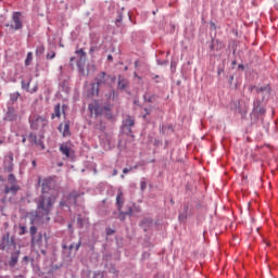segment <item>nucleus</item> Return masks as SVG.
I'll return each mask as SVG.
<instances>
[{
	"instance_id": "nucleus-38",
	"label": "nucleus",
	"mask_w": 278,
	"mask_h": 278,
	"mask_svg": "<svg viewBox=\"0 0 278 278\" xmlns=\"http://www.w3.org/2000/svg\"><path fill=\"white\" fill-rule=\"evenodd\" d=\"M139 166H142V164L138 163V164H136L135 166H132L130 168H131V170H134V169L138 168Z\"/></svg>"
},
{
	"instance_id": "nucleus-6",
	"label": "nucleus",
	"mask_w": 278,
	"mask_h": 278,
	"mask_svg": "<svg viewBox=\"0 0 278 278\" xmlns=\"http://www.w3.org/2000/svg\"><path fill=\"white\" fill-rule=\"evenodd\" d=\"M38 184L41 185V190L43 194H47V192L51 191V186H53L54 181L53 178H38Z\"/></svg>"
},
{
	"instance_id": "nucleus-8",
	"label": "nucleus",
	"mask_w": 278,
	"mask_h": 278,
	"mask_svg": "<svg viewBox=\"0 0 278 278\" xmlns=\"http://www.w3.org/2000/svg\"><path fill=\"white\" fill-rule=\"evenodd\" d=\"M13 24L10 25L11 29H23V22L21 21V12L13 13Z\"/></svg>"
},
{
	"instance_id": "nucleus-29",
	"label": "nucleus",
	"mask_w": 278,
	"mask_h": 278,
	"mask_svg": "<svg viewBox=\"0 0 278 278\" xmlns=\"http://www.w3.org/2000/svg\"><path fill=\"white\" fill-rule=\"evenodd\" d=\"M25 233H27V227L25 226H20V236H25Z\"/></svg>"
},
{
	"instance_id": "nucleus-15",
	"label": "nucleus",
	"mask_w": 278,
	"mask_h": 278,
	"mask_svg": "<svg viewBox=\"0 0 278 278\" xmlns=\"http://www.w3.org/2000/svg\"><path fill=\"white\" fill-rule=\"evenodd\" d=\"M16 118H17V115L14 109H9V111L7 112L5 119L12 122V121H16Z\"/></svg>"
},
{
	"instance_id": "nucleus-16",
	"label": "nucleus",
	"mask_w": 278,
	"mask_h": 278,
	"mask_svg": "<svg viewBox=\"0 0 278 278\" xmlns=\"http://www.w3.org/2000/svg\"><path fill=\"white\" fill-rule=\"evenodd\" d=\"M118 212H119V215H118L119 220H125L126 216H131V214H134V210L131 207H129L127 212H123V210Z\"/></svg>"
},
{
	"instance_id": "nucleus-20",
	"label": "nucleus",
	"mask_w": 278,
	"mask_h": 278,
	"mask_svg": "<svg viewBox=\"0 0 278 278\" xmlns=\"http://www.w3.org/2000/svg\"><path fill=\"white\" fill-rule=\"evenodd\" d=\"M128 81L127 79L123 78V77H119L118 78V83H117V87L119 90H125V87L128 86Z\"/></svg>"
},
{
	"instance_id": "nucleus-28",
	"label": "nucleus",
	"mask_w": 278,
	"mask_h": 278,
	"mask_svg": "<svg viewBox=\"0 0 278 278\" xmlns=\"http://www.w3.org/2000/svg\"><path fill=\"white\" fill-rule=\"evenodd\" d=\"M76 55H79L80 59H84L86 58V52L84 51V49H79V50H76Z\"/></svg>"
},
{
	"instance_id": "nucleus-39",
	"label": "nucleus",
	"mask_w": 278,
	"mask_h": 278,
	"mask_svg": "<svg viewBox=\"0 0 278 278\" xmlns=\"http://www.w3.org/2000/svg\"><path fill=\"white\" fill-rule=\"evenodd\" d=\"M144 188H147V182L142 181L141 182V190H144Z\"/></svg>"
},
{
	"instance_id": "nucleus-44",
	"label": "nucleus",
	"mask_w": 278,
	"mask_h": 278,
	"mask_svg": "<svg viewBox=\"0 0 278 278\" xmlns=\"http://www.w3.org/2000/svg\"><path fill=\"white\" fill-rule=\"evenodd\" d=\"M38 90V87H35L30 92H36Z\"/></svg>"
},
{
	"instance_id": "nucleus-19",
	"label": "nucleus",
	"mask_w": 278,
	"mask_h": 278,
	"mask_svg": "<svg viewBox=\"0 0 278 278\" xmlns=\"http://www.w3.org/2000/svg\"><path fill=\"white\" fill-rule=\"evenodd\" d=\"M12 162H14V156H13L12 154H10V155L5 159V164L9 163V166L7 167V170H8L9 173H11V170H12V168H13V166H14V164H13Z\"/></svg>"
},
{
	"instance_id": "nucleus-50",
	"label": "nucleus",
	"mask_w": 278,
	"mask_h": 278,
	"mask_svg": "<svg viewBox=\"0 0 278 278\" xmlns=\"http://www.w3.org/2000/svg\"><path fill=\"white\" fill-rule=\"evenodd\" d=\"M121 21H122V17H119V18L117 20V23H121Z\"/></svg>"
},
{
	"instance_id": "nucleus-2",
	"label": "nucleus",
	"mask_w": 278,
	"mask_h": 278,
	"mask_svg": "<svg viewBox=\"0 0 278 278\" xmlns=\"http://www.w3.org/2000/svg\"><path fill=\"white\" fill-rule=\"evenodd\" d=\"M14 249H16V241H14V238L10 237V232L4 233L0 241V251L10 253V251H14Z\"/></svg>"
},
{
	"instance_id": "nucleus-30",
	"label": "nucleus",
	"mask_w": 278,
	"mask_h": 278,
	"mask_svg": "<svg viewBox=\"0 0 278 278\" xmlns=\"http://www.w3.org/2000/svg\"><path fill=\"white\" fill-rule=\"evenodd\" d=\"M18 97H21V93L14 92L11 94V101H18Z\"/></svg>"
},
{
	"instance_id": "nucleus-22",
	"label": "nucleus",
	"mask_w": 278,
	"mask_h": 278,
	"mask_svg": "<svg viewBox=\"0 0 278 278\" xmlns=\"http://www.w3.org/2000/svg\"><path fill=\"white\" fill-rule=\"evenodd\" d=\"M143 101L146 103H153L155 101V94H149V93H146L143 96Z\"/></svg>"
},
{
	"instance_id": "nucleus-1",
	"label": "nucleus",
	"mask_w": 278,
	"mask_h": 278,
	"mask_svg": "<svg viewBox=\"0 0 278 278\" xmlns=\"http://www.w3.org/2000/svg\"><path fill=\"white\" fill-rule=\"evenodd\" d=\"M59 194L60 192L55 191L52 198L42 195L37 204V216L42 218V220H46V223L51 220L49 215L51 214V208L53 207V203H55V199H58Z\"/></svg>"
},
{
	"instance_id": "nucleus-42",
	"label": "nucleus",
	"mask_w": 278,
	"mask_h": 278,
	"mask_svg": "<svg viewBox=\"0 0 278 278\" xmlns=\"http://www.w3.org/2000/svg\"><path fill=\"white\" fill-rule=\"evenodd\" d=\"M238 67L241 68V71H244V65L243 64H239Z\"/></svg>"
},
{
	"instance_id": "nucleus-21",
	"label": "nucleus",
	"mask_w": 278,
	"mask_h": 278,
	"mask_svg": "<svg viewBox=\"0 0 278 278\" xmlns=\"http://www.w3.org/2000/svg\"><path fill=\"white\" fill-rule=\"evenodd\" d=\"M60 116H62V113L60 111V104H56L54 106V112L51 114V118H60Z\"/></svg>"
},
{
	"instance_id": "nucleus-37",
	"label": "nucleus",
	"mask_w": 278,
	"mask_h": 278,
	"mask_svg": "<svg viewBox=\"0 0 278 278\" xmlns=\"http://www.w3.org/2000/svg\"><path fill=\"white\" fill-rule=\"evenodd\" d=\"M130 170H131V167L130 168H124L123 173H124V175H127V173H129Z\"/></svg>"
},
{
	"instance_id": "nucleus-4",
	"label": "nucleus",
	"mask_w": 278,
	"mask_h": 278,
	"mask_svg": "<svg viewBox=\"0 0 278 278\" xmlns=\"http://www.w3.org/2000/svg\"><path fill=\"white\" fill-rule=\"evenodd\" d=\"M30 127L35 130L45 129L47 127V118L40 115H34L29 118Z\"/></svg>"
},
{
	"instance_id": "nucleus-47",
	"label": "nucleus",
	"mask_w": 278,
	"mask_h": 278,
	"mask_svg": "<svg viewBox=\"0 0 278 278\" xmlns=\"http://www.w3.org/2000/svg\"><path fill=\"white\" fill-rule=\"evenodd\" d=\"M74 61H75V56H72V58H71V62H74Z\"/></svg>"
},
{
	"instance_id": "nucleus-34",
	"label": "nucleus",
	"mask_w": 278,
	"mask_h": 278,
	"mask_svg": "<svg viewBox=\"0 0 278 278\" xmlns=\"http://www.w3.org/2000/svg\"><path fill=\"white\" fill-rule=\"evenodd\" d=\"M144 114L142 115L143 118H147L149 114H151V109H143Z\"/></svg>"
},
{
	"instance_id": "nucleus-14",
	"label": "nucleus",
	"mask_w": 278,
	"mask_h": 278,
	"mask_svg": "<svg viewBox=\"0 0 278 278\" xmlns=\"http://www.w3.org/2000/svg\"><path fill=\"white\" fill-rule=\"evenodd\" d=\"M60 151L66 157H71V147H68L66 143H62L60 146Z\"/></svg>"
},
{
	"instance_id": "nucleus-23",
	"label": "nucleus",
	"mask_w": 278,
	"mask_h": 278,
	"mask_svg": "<svg viewBox=\"0 0 278 278\" xmlns=\"http://www.w3.org/2000/svg\"><path fill=\"white\" fill-rule=\"evenodd\" d=\"M80 247H81V241H78V243H72L71 245H70V248H68V250L70 251H73V249H75V251H79V249H80Z\"/></svg>"
},
{
	"instance_id": "nucleus-43",
	"label": "nucleus",
	"mask_w": 278,
	"mask_h": 278,
	"mask_svg": "<svg viewBox=\"0 0 278 278\" xmlns=\"http://www.w3.org/2000/svg\"><path fill=\"white\" fill-rule=\"evenodd\" d=\"M116 175H118V170L114 169L113 170V176H116Z\"/></svg>"
},
{
	"instance_id": "nucleus-32",
	"label": "nucleus",
	"mask_w": 278,
	"mask_h": 278,
	"mask_svg": "<svg viewBox=\"0 0 278 278\" xmlns=\"http://www.w3.org/2000/svg\"><path fill=\"white\" fill-rule=\"evenodd\" d=\"M188 218V214L187 213H180L179 216H178V219L184 222Z\"/></svg>"
},
{
	"instance_id": "nucleus-40",
	"label": "nucleus",
	"mask_w": 278,
	"mask_h": 278,
	"mask_svg": "<svg viewBox=\"0 0 278 278\" xmlns=\"http://www.w3.org/2000/svg\"><path fill=\"white\" fill-rule=\"evenodd\" d=\"M108 60H109V62H112V61L114 60V58L112 56V54H109V55H108Z\"/></svg>"
},
{
	"instance_id": "nucleus-12",
	"label": "nucleus",
	"mask_w": 278,
	"mask_h": 278,
	"mask_svg": "<svg viewBox=\"0 0 278 278\" xmlns=\"http://www.w3.org/2000/svg\"><path fill=\"white\" fill-rule=\"evenodd\" d=\"M59 130L63 134L64 138L71 136V124L64 123L59 126Z\"/></svg>"
},
{
	"instance_id": "nucleus-9",
	"label": "nucleus",
	"mask_w": 278,
	"mask_h": 278,
	"mask_svg": "<svg viewBox=\"0 0 278 278\" xmlns=\"http://www.w3.org/2000/svg\"><path fill=\"white\" fill-rule=\"evenodd\" d=\"M253 112H255V114H266V109H264V106H262V101L256 99L253 103Z\"/></svg>"
},
{
	"instance_id": "nucleus-3",
	"label": "nucleus",
	"mask_w": 278,
	"mask_h": 278,
	"mask_svg": "<svg viewBox=\"0 0 278 278\" xmlns=\"http://www.w3.org/2000/svg\"><path fill=\"white\" fill-rule=\"evenodd\" d=\"M21 190L18 185H16V177L13 174H10L8 177V184L4 188V194H16Z\"/></svg>"
},
{
	"instance_id": "nucleus-13",
	"label": "nucleus",
	"mask_w": 278,
	"mask_h": 278,
	"mask_svg": "<svg viewBox=\"0 0 278 278\" xmlns=\"http://www.w3.org/2000/svg\"><path fill=\"white\" fill-rule=\"evenodd\" d=\"M134 125H136V122L132 119L131 116L127 115L126 118L123 121V126L131 131V127H134Z\"/></svg>"
},
{
	"instance_id": "nucleus-49",
	"label": "nucleus",
	"mask_w": 278,
	"mask_h": 278,
	"mask_svg": "<svg viewBox=\"0 0 278 278\" xmlns=\"http://www.w3.org/2000/svg\"><path fill=\"white\" fill-rule=\"evenodd\" d=\"M60 205H61V207H63V205H64V202H60Z\"/></svg>"
},
{
	"instance_id": "nucleus-45",
	"label": "nucleus",
	"mask_w": 278,
	"mask_h": 278,
	"mask_svg": "<svg viewBox=\"0 0 278 278\" xmlns=\"http://www.w3.org/2000/svg\"><path fill=\"white\" fill-rule=\"evenodd\" d=\"M31 164H33L34 168H36V161H33Z\"/></svg>"
},
{
	"instance_id": "nucleus-36",
	"label": "nucleus",
	"mask_w": 278,
	"mask_h": 278,
	"mask_svg": "<svg viewBox=\"0 0 278 278\" xmlns=\"http://www.w3.org/2000/svg\"><path fill=\"white\" fill-rule=\"evenodd\" d=\"M114 97H115V92L114 91H111L109 93V99H112V101H114Z\"/></svg>"
},
{
	"instance_id": "nucleus-5",
	"label": "nucleus",
	"mask_w": 278,
	"mask_h": 278,
	"mask_svg": "<svg viewBox=\"0 0 278 278\" xmlns=\"http://www.w3.org/2000/svg\"><path fill=\"white\" fill-rule=\"evenodd\" d=\"M112 81H114V78H112V76L108 75L105 72H101L96 77V84H98V86H110Z\"/></svg>"
},
{
	"instance_id": "nucleus-11",
	"label": "nucleus",
	"mask_w": 278,
	"mask_h": 278,
	"mask_svg": "<svg viewBox=\"0 0 278 278\" xmlns=\"http://www.w3.org/2000/svg\"><path fill=\"white\" fill-rule=\"evenodd\" d=\"M21 255V251L16 250L11 254V258L9 261V266L14 267L16 264H18V256Z\"/></svg>"
},
{
	"instance_id": "nucleus-52",
	"label": "nucleus",
	"mask_w": 278,
	"mask_h": 278,
	"mask_svg": "<svg viewBox=\"0 0 278 278\" xmlns=\"http://www.w3.org/2000/svg\"><path fill=\"white\" fill-rule=\"evenodd\" d=\"M0 144H3V140H0Z\"/></svg>"
},
{
	"instance_id": "nucleus-10",
	"label": "nucleus",
	"mask_w": 278,
	"mask_h": 278,
	"mask_svg": "<svg viewBox=\"0 0 278 278\" xmlns=\"http://www.w3.org/2000/svg\"><path fill=\"white\" fill-rule=\"evenodd\" d=\"M124 204H125V195L123 194V191L118 189L117 195H116V205H117L118 212L123 210Z\"/></svg>"
},
{
	"instance_id": "nucleus-7",
	"label": "nucleus",
	"mask_w": 278,
	"mask_h": 278,
	"mask_svg": "<svg viewBox=\"0 0 278 278\" xmlns=\"http://www.w3.org/2000/svg\"><path fill=\"white\" fill-rule=\"evenodd\" d=\"M254 89H256V93L262 96V101H266L268 97H270V85H263L261 87L254 86Z\"/></svg>"
},
{
	"instance_id": "nucleus-53",
	"label": "nucleus",
	"mask_w": 278,
	"mask_h": 278,
	"mask_svg": "<svg viewBox=\"0 0 278 278\" xmlns=\"http://www.w3.org/2000/svg\"><path fill=\"white\" fill-rule=\"evenodd\" d=\"M211 49H214V46H211Z\"/></svg>"
},
{
	"instance_id": "nucleus-41",
	"label": "nucleus",
	"mask_w": 278,
	"mask_h": 278,
	"mask_svg": "<svg viewBox=\"0 0 278 278\" xmlns=\"http://www.w3.org/2000/svg\"><path fill=\"white\" fill-rule=\"evenodd\" d=\"M29 138H30L31 140H36V135L30 134V135H29Z\"/></svg>"
},
{
	"instance_id": "nucleus-46",
	"label": "nucleus",
	"mask_w": 278,
	"mask_h": 278,
	"mask_svg": "<svg viewBox=\"0 0 278 278\" xmlns=\"http://www.w3.org/2000/svg\"><path fill=\"white\" fill-rule=\"evenodd\" d=\"M236 64H238L237 61H232V66H236Z\"/></svg>"
},
{
	"instance_id": "nucleus-25",
	"label": "nucleus",
	"mask_w": 278,
	"mask_h": 278,
	"mask_svg": "<svg viewBox=\"0 0 278 278\" xmlns=\"http://www.w3.org/2000/svg\"><path fill=\"white\" fill-rule=\"evenodd\" d=\"M31 60H34V53L28 52V53H27L26 61H25L26 66H29Z\"/></svg>"
},
{
	"instance_id": "nucleus-31",
	"label": "nucleus",
	"mask_w": 278,
	"mask_h": 278,
	"mask_svg": "<svg viewBox=\"0 0 278 278\" xmlns=\"http://www.w3.org/2000/svg\"><path fill=\"white\" fill-rule=\"evenodd\" d=\"M47 60H53L55 58V51H51L47 53Z\"/></svg>"
},
{
	"instance_id": "nucleus-35",
	"label": "nucleus",
	"mask_w": 278,
	"mask_h": 278,
	"mask_svg": "<svg viewBox=\"0 0 278 278\" xmlns=\"http://www.w3.org/2000/svg\"><path fill=\"white\" fill-rule=\"evenodd\" d=\"M93 278H103V273L101 271L96 273Z\"/></svg>"
},
{
	"instance_id": "nucleus-24",
	"label": "nucleus",
	"mask_w": 278,
	"mask_h": 278,
	"mask_svg": "<svg viewBox=\"0 0 278 278\" xmlns=\"http://www.w3.org/2000/svg\"><path fill=\"white\" fill-rule=\"evenodd\" d=\"M236 112H238L239 114H247V110L242 109L240 102L236 104Z\"/></svg>"
},
{
	"instance_id": "nucleus-26",
	"label": "nucleus",
	"mask_w": 278,
	"mask_h": 278,
	"mask_svg": "<svg viewBox=\"0 0 278 278\" xmlns=\"http://www.w3.org/2000/svg\"><path fill=\"white\" fill-rule=\"evenodd\" d=\"M45 53V46H38L36 49V55H42Z\"/></svg>"
},
{
	"instance_id": "nucleus-18",
	"label": "nucleus",
	"mask_w": 278,
	"mask_h": 278,
	"mask_svg": "<svg viewBox=\"0 0 278 278\" xmlns=\"http://www.w3.org/2000/svg\"><path fill=\"white\" fill-rule=\"evenodd\" d=\"M29 233L31 236V242L33 244H38V242L36 241V233H38V228L36 226H30L29 228Z\"/></svg>"
},
{
	"instance_id": "nucleus-27",
	"label": "nucleus",
	"mask_w": 278,
	"mask_h": 278,
	"mask_svg": "<svg viewBox=\"0 0 278 278\" xmlns=\"http://www.w3.org/2000/svg\"><path fill=\"white\" fill-rule=\"evenodd\" d=\"M89 110H90L91 114H96V116H98L99 110L97 108H94V105L90 104Z\"/></svg>"
},
{
	"instance_id": "nucleus-48",
	"label": "nucleus",
	"mask_w": 278,
	"mask_h": 278,
	"mask_svg": "<svg viewBox=\"0 0 278 278\" xmlns=\"http://www.w3.org/2000/svg\"><path fill=\"white\" fill-rule=\"evenodd\" d=\"M77 220H78V223H81V217L79 216V217L77 218Z\"/></svg>"
},
{
	"instance_id": "nucleus-17",
	"label": "nucleus",
	"mask_w": 278,
	"mask_h": 278,
	"mask_svg": "<svg viewBox=\"0 0 278 278\" xmlns=\"http://www.w3.org/2000/svg\"><path fill=\"white\" fill-rule=\"evenodd\" d=\"M99 87L100 85H98V83L91 84V89H90L91 97H99Z\"/></svg>"
},
{
	"instance_id": "nucleus-51",
	"label": "nucleus",
	"mask_w": 278,
	"mask_h": 278,
	"mask_svg": "<svg viewBox=\"0 0 278 278\" xmlns=\"http://www.w3.org/2000/svg\"><path fill=\"white\" fill-rule=\"evenodd\" d=\"M22 142H24V143H25V142H26V139H25V138H23Z\"/></svg>"
},
{
	"instance_id": "nucleus-33",
	"label": "nucleus",
	"mask_w": 278,
	"mask_h": 278,
	"mask_svg": "<svg viewBox=\"0 0 278 278\" xmlns=\"http://www.w3.org/2000/svg\"><path fill=\"white\" fill-rule=\"evenodd\" d=\"M22 89L29 90V83H25V80H22Z\"/></svg>"
}]
</instances>
